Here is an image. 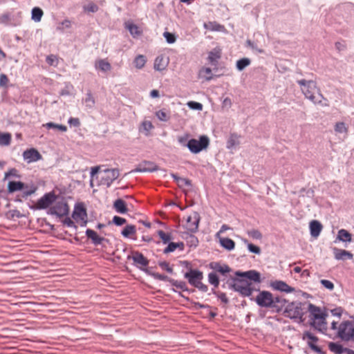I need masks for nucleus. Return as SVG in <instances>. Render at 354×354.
Wrapping results in <instances>:
<instances>
[{
  "instance_id": "34",
  "label": "nucleus",
  "mask_w": 354,
  "mask_h": 354,
  "mask_svg": "<svg viewBox=\"0 0 354 354\" xmlns=\"http://www.w3.org/2000/svg\"><path fill=\"white\" fill-rule=\"evenodd\" d=\"M136 232V227L133 225H127L121 231V234L124 238H129Z\"/></svg>"
},
{
  "instance_id": "59",
  "label": "nucleus",
  "mask_w": 354,
  "mask_h": 354,
  "mask_svg": "<svg viewBox=\"0 0 354 354\" xmlns=\"http://www.w3.org/2000/svg\"><path fill=\"white\" fill-rule=\"evenodd\" d=\"M335 131L337 133H344L347 131L345 123L342 122H337L335 126Z\"/></svg>"
},
{
  "instance_id": "8",
  "label": "nucleus",
  "mask_w": 354,
  "mask_h": 354,
  "mask_svg": "<svg viewBox=\"0 0 354 354\" xmlns=\"http://www.w3.org/2000/svg\"><path fill=\"white\" fill-rule=\"evenodd\" d=\"M301 339L304 341H306L308 346L313 351L317 353V354H326V352L324 351L322 348L317 344L319 340V337L310 330L304 331L302 333Z\"/></svg>"
},
{
  "instance_id": "28",
  "label": "nucleus",
  "mask_w": 354,
  "mask_h": 354,
  "mask_svg": "<svg viewBox=\"0 0 354 354\" xmlns=\"http://www.w3.org/2000/svg\"><path fill=\"white\" fill-rule=\"evenodd\" d=\"M185 245L183 242H170L167 245V246L163 250L164 254H169L170 252H174L176 249H178L180 251L184 250Z\"/></svg>"
},
{
  "instance_id": "29",
  "label": "nucleus",
  "mask_w": 354,
  "mask_h": 354,
  "mask_svg": "<svg viewBox=\"0 0 354 354\" xmlns=\"http://www.w3.org/2000/svg\"><path fill=\"white\" fill-rule=\"evenodd\" d=\"M328 346L329 350L335 354H343L344 353H346L348 349V348L344 347L339 342H330L328 343Z\"/></svg>"
},
{
  "instance_id": "61",
  "label": "nucleus",
  "mask_w": 354,
  "mask_h": 354,
  "mask_svg": "<svg viewBox=\"0 0 354 354\" xmlns=\"http://www.w3.org/2000/svg\"><path fill=\"white\" fill-rule=\"evenodd\" d=\"M68 123L70 125V127H79L81 125L80 120L78 118L71 117L68 120Z\"/></svg>"
},
{
  "instance_id": "38",
  "label": "nucleus",
  "mask_w": 354,
  "mask_h": 354,
  "mask_svg": "<svg viewBox=\"0 0 354 354\" xmlns=\"http://www.w3.org/2000/svg\"><path fill=\"white\" fill-rule=\"evenodd\" d=\"M96 68L102 71V72H107L111 69V66L109 62L105 59H100L95 64Z\"/></svg>"
},
{
  "instance_id": "60",
  "label": "nucleus",
  "mask_w": 354,
  "mask_h": 354,
  "mask_svg": "<svg viewBox=\"0 0 354 354\" xmlns=\"http://www.w3.org/2000/svg\"><path fill=\"white\" fill-rule=\"evenodd\" d=\"M320 283L326 289L333 290L334 289V284L332 281L327 279H322Z\"/></svg>"
},
{
  "instance_id": "42",
  "label": "nucleus",
  "mask_w": 354,
  "mask_h": 354,
  "mask_svg": "<svg viewBox=\"0 0 354 354\" xmlns=\"http://www.w3.org/2000/svg\"><path fill=\"white\" fill-rule=\"evenodd\" d=\"M146 62V57L142 55H139L135 57L133 63L136 68L140 69L144 67Z\"/></svg>"
},
{
  "instance_id": "16",
  "label": "nucleus",
  "mask_w": 354,
  "mask_h": 354,
  "mask_svg": "<svg viewBox=\"0 0 354 354\" xmlns=\"http://www.w3.org/2000/svg\"><path fill=\"white\" fill-rule=\"evenodd\" d=\"M23 158L28 163H30L42 159V156L37 149L30 148L24 151Z\"/></svg>"
},
{
  "instance_id": "55",
  "label": "nucleus",
  "mask_w": 354,
  "mask_h": 354,
  "mask_svg": "<svg viewBox=\"0 0 354 354\" xmlns=\"http://www.w3.org/2000/svg\"><path fill=\"white\" fill-rule=\"evenodd\" d=\"M158 264L162 270L167 271L168 273L172 274L174 272L172 266H170L167 261H158Z\"/></svg>"
},
{
  "instance_id": "2",
  "label": "nucleus",
  "mask_w": 354,
  "mask_h": 354,
  "mask_svg": "<svg viewBox=\"0 0 354 354\" xmlns=\"http://www.w3.org/2000/svg\"><path fill=\"white\" fill-rule=\"evenodd\" d=\"M309 313V320L307 324L314 330L322 334H326L328 330V324L326 318L328 313L326 310H322L319 306L308 302L306 306V313Z\"/></svg>"
},
{
  "instance_id": "11",
  "label": "nucleus",
  "mask_w": 354,
  "mask_h": 354,
  "mask_svg": "<svg viewBox=\"0 0 354 354\" xmlns=\"http://www.w3.org/2000/svg\"><path fill=\"white\" fill-rule=\"evenodd\" d=\"M184 277L187 279L188 283L195 287L198 283L203 279V273L198 269L189 268L187 272L184 274Z\"/></svg>"
},
{
  "instance_id": "63",
  "label": "nucleus",
  "mask_w": 354,
  "mask_h": 354,
  "mask_svg": "<svg viewBox=\"0 0 354 354\" xmlns=\"http://www.w3.org/2000/svg\"><path fill=\"white\" fill-rule=\"evenodd\" d=\"M62 221V223L64 225H66L68 227H73L75 230L77 229V226L75 224V223L67 216Z\"/></svg>"
},
{
  "instance_id": "25",
  "label": "nucleus",
  "mask_w": 354,
  "mask_h": 354,
  "mask_svg": "<svg viewBox=\"0 0 354 354\" xmlns=\"http://www.w3.org/2000/svg\"><path fill=\"white\" fill-rule=\"evenodd\" d=\"M171 290L174 292L178 293V295L183 297L187 301L192 303L194 305L195 310L202 309V308H209L210 306L208 304H203L197 301H194L192 300L189 297L185 296L181 291H178L174 288H171Z\"/></svg>"
},
{
  "instance_id": "43",
  "label": "nucleus",
  "mask_w": 354,
  "mask_h": 354,
  "mask_svg": "<svg viewBox=\"0 0 354 354\" xmlns=\"http://www.w3.org/2000/svg\"><path fill=\"white\" fill-rule=\"evenodd\" d=\"M46 129H55L62 132H66L67 131V127L64 124H59L52 122H48L44 125Z\"/></svg>"
},
{
  "instance_id": "51",
  "label": "nucleus",
  "mask_w": 354,
  "mask_h": 354,
  "mask_svg": "<svg viewBox=\"0 0 354 354\" xmlns=\"http://www.w3.org/2000/svg\"><path fill=\"white\" fill-rule=\"evenodd\" d=\"M111 223L116 226H122L127 223V220L124 218L120 217L119 216H114L113 217L112 221L109 222V225Z\"/></svg>"
},
{
  "instance_id": "21",
  "label": "nucleus",
  "mask_w": 354,
  "mask_h": 354,
  "mask_svg": "<svg viewBox=\"0 0 354 354\" xmlns=\"http://www.w3.org/2000/svg\"><path fill=\"white\" fill-rule=\"evenodd\" d=\"M72 218L75 220H77V218L80 220L87 218V212L84 203H81L75 204L72 214Z\"/></svg>"
},
{
  "instance_id": "54",
  "label": "nucleus",
  "mask_w": 354,
  "mask_h": 354,
  "mask_svg": "<svg viewBox=\"0 0 354 354\" xmlns=\"http://www.w3.org/2000/svg\"><path fill=\"white\" fill-rule=\"evenodd\" d=\"M187 105L190 109L195 111H202L203 107L201 103L196 101H189L187 103Z\"/></svg>"
},
{
  "instance_id": "33",
  "label": "nucleus",
  "mask_w": 354,
  "mask_h": 354,
  "mask_svg": "<svg viewBox=\"0 0 354 354\" xmlns=\"http://www.w3.org/2000/svg\"><path fill=\"white\" fill-rule=\"evenodd\" d=\"M44 15V12L41 8L39 7H34L31 10V19L35 22H39Z\"/></svg>"
},
{
  "instance_id": "24",
  "label": "nucleus",
  "mask_w": 354,
  "mask_h": 354,
  "mask_svg": "<svg viewBox=\"0 0 354 354\" xmlns=\"http://www.w3.org/2000/svg\"><path fill=\"white\" fill-rule=\"evenodd\" d=\"M163 281L169 282L172 286H174L173 288L175 290L177 288L180 290L182 292L187 290V283L184 281H178L166 275Z\"/></svg>"
},
{
  "instance_id": "19",
  "label": "nucleus",
  "mask_w": 354,
  "mask_h": 354,
  "mask_svg": "<svg viewBox=\"0 0 354 354\" xmlns=\"http://www.w3.org/2000/svg\"><path fill=\"white\" fill-rule=\"evenodd\" d=\"M85 234L88 239H91L94 245H101L103 242H109V239L99 236L95 230L89 228L86 230Z\"/></svg>"
},
{
  "instance_id": "23",
  "label": "nucleus",
  "mask_w": 354,
  "mask_h": 354,
  "mask_svg": "<svg viewBox=\"0 0 354 354\" xmlns=\"http://www.w3.org/2000/svg\"><path fill=\"white\" fill-rule=\"evenodd\" d=\"M323 226L317 220H313L310 222L309 229L312 237L317 238L320 234Z\"/></svg>"
},
{
  "instance_id": "57",
  "label": "nucleus",
  "mask_w": 354,
  "mask_h": 354,
  "mask_svg": "<svg viewBox=\"0 0 354 354\" xmlns=\"http://www.w3.org/2000/svg\"><path fill=\"white\" fill-rule=\"evenodd\" d=\"M248 234L252 239L260 240L262 239V234L258 230L253 229L248 232Z\"/></svg>"
},
{
  "instance_id": "1",
  "label": "nucleus",
  "mask_w": 354,
  "mask_h": 354,
  "mask_svg": "<svg viewBox=\"0 0 354 354\" xmlns=\"http://www.w3.org/2000/svg\"><path fill=\"white\" fill-rule=\"evenodd\" d=\"M261 282V274L256 270H237L234 272V277H230L226 280L227 288L238 292L243 297H249L252 295L256 290L252 286L253 283Z\"/></svg>"
},
{
  "instance_id": "3",
  "label": "nucleus",
  "mask_w": 354,
  "mask_h": 354,
  "mask_svg": "<svg viewBox=\"0 0 354 354\" xmlns=\"http://www.w3.org/2000/svg\"><path fill=\"white\" fill-rule=\"evenodd\" d=\"M307 304V301H299L288 302L283 310V315L294 321L298 319L299 324L304 323L305 321L304 316L306 314Z\"/></svg>"
},
{
  "instance_id": "37",
  "label": "nucleus",
  "mask_w": 354,
  "mask_h": 354,
  "mask_svg": "<svg viewBox=\"0 0 354 354\" xmlns=\"http://www.w3.org/2000/svg\"><path fill=\"white\" fill-rule=\"evenodd\" d=\"M251 63V60L248 57H243L236 61V67L239 71H243Z\"/></svg>"
},
{
  "instance_id": "46",
  "label": "nucleus",
  "mask_w": 354,
  "mask_h": 354,
  "mask_svg": "<svg viewBox=\"0 0 354 354\" xmlns=\"http://www.w3.org/2000/svg\"><path fill=\"white\" fill-rule=\"evenodd\" d=\"M297 84L301 86V88L308 87L310 88H316V83L313 80H299L297 81Z\"/></svg>"
},
{
  "instance_id": "26",
  "label": "nucleus",
  "mask_w": 354,
  "mask_h": 354,
  "mask_svg": "<svg viewBox=\"0 0 354 354\" xmlns=\"http://www.w3.org/2000/svg\"><path fill=\"white\" fill-rule=\"evenodd\" d=\"M113 207L119 214H126L128 212L127 203L122 198L116 199L113 204Z\"/></svg>"
},
{
  "instance_id": "15",
  "label": "nucleus",
  "mask_w": 354,
  "mask_h": 354,
  "mask_svg": "<svg viewBox=\"0 0 354 354\" xmlns=\"http://www.w3.org/2000/svg\"><path fill=\"white\" fill-rule=\"evenodd\" d=\"M209 268L216 272H218L223 277H227L228 273L232 272V269L227 264L218 261H212L208 265Z\"/></svg>"
},
{
  "instance_id": "47",
  "label": "nucleus",
  "mask_w": 354,
  "mask_h": 354,
  "mask_svg": "<svg viewBox=\"0 0 354 354\" xmlns=\"http://www.w3.org/2000/svg\"><path fill=\"white\" fill-rule=\"evenodd\" d=\"M5 215L9 220H13L15 217L18 218L24 217V215L17 209L9 210Z\"/></svg>"
},
{
  "instance_id": "44",
  "label": "nucleus",
  "mask_w": 354,
  "mask_h": 354,
  "mask_svg": "<svg viewBox=\"0 0 354 354\" xmlns=\"http://www.w3.org/2000/svg\"><path fill=\"white\" fill-rule=\"evenodd\" d=\"M10 177L16 178H21V176L19 174V171L16 168H11L4 174L3 181L8 179Z\"/></svg>"
},
{
  "instance_id": "41",
  "label": "nucleus",
  "mask_w": 354,
  "mask_h": 354,
  "mask_svg": "<svg viewBox=\"0 0 354 354\" xmlns=\"http://www.w3.org/2000/svg\"><path fill=\"white\" fill-rule=\"evenodd\" d=\"M11 134L0 131V146H8L11 142Z\"/></svg>"
},
{
  "instance_id": "56",
  "label": "nucleus",
  "mask_w": 354,
  "mask_h": 354,
  "mask_svg": "<svg viewBox=\"0 0 354 354\" xmlns=\"http://www.w3.org/2000/svg\"><path fill=\"white\" fill-rule=\"evenodd\" d=\"M204 26L205 28H209L211 30H215V31H219V30H221V28L223 27V26L217 24L215 21L209 22L208 25L205 24Z\"/></svg>"
},
{
  "instance_id": "58",
  "label": "nucleus",
  "mask_w": 354,
  "mask_h": 354,
  "mask_svg": "<svg viewBox=\"0 0 354 354\" xmlns=\"http://www.w3.org/2000/svg\"><path fill=\"white\" fill-rule=\"evenodd\" d=\"M187 243L190 247L194 246L196 248L198 244V238L193 234H189L187 237Z\"/></svg>"
},
{
  "instance_id": "35",
  "label": "nucleus",
  "mask_w": 354,
  "mask_h": 354,
  "mask_svg": "<svg viewBox=\"0 0 354 354\" xmlns=\"http://www.w3.org/2000/svg\"><path fill=\"white\" fill-rule=\"evenodd\" d=\"M167 63L164 62V57L162 55L158 56L154 61L153 68L156 71H161L165 68Z\"/></svg>"
},
{
  "instance_id": "17",
  "label": "nucleus",
  "mask_w": 354,
  "mask_h": 354,
  "mask_svg": "<svg viewBox=\"0 0 354 354\" xmlns=\"http://www.w3.org/2000/svg\"><path fill=\"white\" fill-rule=\"evenodd\" d=\"M270 286L274 290L286 293H290L295 291L294 288L288 286L285 281L281 280L271 281Z\"/></svg>"
},
{
  "instance_id": "40",
  "label": "nucleus",
  "mask_w": 354,
  "mask_h": 354,
  "mask_svg": "<svg viewBox=\"0 0 354 354\" xmlns=\"http://www.w3.org/2000/svg\"><path fill=\"white\" fill-rule=\"evenodd\" d=\"M125 28L129 31L130 34L135 37L140 35L141 32L138 30V27L133 23H125Z\"/></svg>"
},
{
  "instance_id": "53",
  "label": "nucleus",
  "mask_w": 354,
  "mask_h": 354,
  "mask_svg": "<svg viewBox=\"0 0 354 354\" xmlns=\"http://www.w3.org/2000/svg\"><path fill=\"white\" fill-rule=\"evenodd\" d=\"M156 115L160 121L162 122H167L170 118L169 114L164 110H159L156 111Z\"/></svg>"
},
{
  "instance_id": "14",
  "label": "nucleus",
  "mask_w": 354,
  "mask_h": 354,
  "mask_svg": "<svg viewBox=\"0 0 354 354\" xmlns=\"http://www.w3.org/2000/svg\"><path fill=\"white\" fill-rule=\"evenodd\" d=\"M201 221V216L197 212H194L193 215L187 218V229L191 233H196L198 230V225Z\"/></svg>"
},
{
  "instance_id": "32",
  "label": "nucleus",
  "mask_w": 354,
  "mask_h": 354,
  "mask_svg": "<svg viewBox=\"0 0 354 354\" xmlns=\"http://www.w3.org/2000/svg\"><path fill=\"white\" fill-rule=\"evenodd\" d=\"M139 270L141 271H143L145 274H147L149 276L153 277L154 279L160 280V281H164L165 274H160L158 272H154L151 270L150 268H142L139 267Z\"/></svg>"
},
{
  "instance_id": "49",
  "label": "nucleus",
  "mask_w": 354,
  "mask_h": 354,
  "mask_svg": "<svg viewBox=\"0 0 354 354\" xmlns=\"http://www.w3.org/2000/svg\"><path fill=\"white\" fill-rule=\"evenodd\" d=\"M158 235L161 239L163 244H169L171 239V236L169 233H165L164 231L160 230L157 232Z\"/></svg>"
},
{
  "instance_id": "31",
  "label": "nucleus",
  "mask_w": 354,
  "mask_h": 354,
  "mask_svg": "<svg viewBox=\"0 0 354 354\" xmlns=\"http://www.w3.org/2000/svg\"><path fill=\"white\" fill-rule=\"evenodd\" d=\"M219 243L223 248L228 251H231L235 248V242L230 238H221Z\"/></svg>"
},
{
  "instance_id": "4",
  "label": "nucleus",
  "mask_w": 354,
  "mask_h": 354,
  "mask_svg": "<svg viewBox=\"0 0 354 354\" xmlns=\"http://www.w3.org/2000/svg\"><path fill=\"white\" fill-rule=\"evenodd\" d=\"M259 293L255 298H250L251 301H254L258 306L268 309L272 313L273 310V294L268 290H261L256 289Z\"/></svg>"
},
{
  "instance_id": "52",
  "label": "nucleus",
  "mask_w": 354,
  "mask_h": 354,
  "mask_svg": "<svg viewBox=\"0 0 354 354\" xmlns=\"http://www.w3.org/2000/svg\"><path fill=\"white\" fill-rule=\"evenodd\" d=\"M84 102L86 103V106L88 108L93 107L95 104V99L93 96L92 95L91 91H88L86 95V97L84 99Z\"/></svg>"
},
{
  "instance_id": "6",
  "label": "nucleus",
  "mask_w": 354,
  "mask_h": 354,
  "mask_svg": "<svg viewBox=\"0 0 354 354\" xmlns=\"http://www.w3.org/2000/svg\"><path fill=\"white\" fill-rule=\"evenodd\" d=\"M209 145V139L205 136L203 135L199 137L198 140L192 138L188 140L186 147L193 153H198L204 149H206Z\"/></svg>"
},
{
  "instance_id": "45",
  "label": "nucleus",
  "mask_w": 354,
  "mask_h": 354,
  "mask_svg": "<svg viewBox=\"0 0 354 354\" xmlns=\"http://www.w3.org/2000/svg\"><path fill=\"white\" fill-rule=\"evenodd\" d=\"M239 144L238 141V137L236 134L232 133L230 135L227 142V148L233 149Z\"/></svg>"
},
{
  "instance_id": "22",
  "label": "nucleus",
  "mask_w": 354,
  "mask_h": 354,
  "mask_svg": "<svg viewBox=\"0 0 354 354\" xmlns=\"http://www.w3.org/2000/svg\"><path fill=\"white\" fill-rule=\"evenodd\" d=\"M333 252L336 260L344 261L346 259H352L353 257V254L346 250L339 249L335 247L333 248Z\"/></svg>"
},
{
  "instance_id": "62",
  "label": "nucleus",
  "mask_w": 354,
  "mask_h": 354,
  "mask_svg": "<svg viewBox=\"0 0 354 354\" xmlns=\"http://www.w3.org/2000/svg\"><path fill=\"white\" fill-rule=\"evenodd\" d=\"M71 26V22L68 19H64L57 28V30L63 31L64 28H69Z\"/></svg>"
},
{
  "instance_id": "30",
  "label": "nucleus",
  "mask_w": 354,
  "mask_h": 354,
  "mask_svg": "<svg viewBox=\"0 0 354 354\" xmlns=\"http://www.w3.org/2000/svg\"><path fill=\"white\" fill-rule=\"evenodd\" d=\"M337 239L339 241L350 243L352 241V234L344 229H341L338 231Z\"/></svg>"
},
{
  "instance_id": "39",
  "label": "nucleus",
  "mask_w": 354,
  "mask_h": 354,
  "mask_svg": "<svg viewBox=\"0 0 354 354\" xmlns=\"http://www.w3.org/2000/svg\"><path fill=\"white\" fill-rule=\"evenodd\" d=\"M208 282L214 286V288H217L219 286L220 279L216 272H211L208 274Z\"/></svg>"
},
{
  "instance_id": "7",
  "label": "nucleus",
  "mask_w": 354,
  "mask_h": 354,
  "mask_svg": "<svg viewBox=\"0 0 354 354\" xmlns=\"http://www.w3.org/2000/svg\"><path fill=\"white\" fill-rule=\"evenodd\" d=\"M57 198V196L52 191L44 194L43 196L37 200L36 205H29L28 207L33 210L49 209Z\"/></svg>"
},
{
  "instance_id": "5",
  "label": "nucleus",
  "mask_w": 354,
  "mask_h": 354,
  "mask_svg": "<svg viewBox=\"0 0 354 354\" xmlns=\"http://www.w3.org/2000/svg\"><path fill=\"white\" fill-rule=\"evenodd\" d=\"M337 335L343 341L354 342V322L348 320L342 322L338 327Z\"/></svg>"
},
{
  "instance_id": "12",
  "label": "nucleus",
  "mask_w": 354,
  "mask_h": 354,
  "mask_svg": "<svg viewBox=\"0 0 354 354\" xmlns=\"http://www.w3.org/2000/svg\"><path fill=\"white\" fill-rule=\"evenodd\" d=\"M127 259H132L133 265L139 269V267L146 268L149 266V261L139 251H132V255H128Z\"/></svg>"
},
{
  "instance_id": "9",
  "label": "nucleus",
  "mask_w": 354,
  "mask_h": 354,
  "mask_svg": "<svg viewBox=\"0 0 354 354\" xmlns=\"http://www.w3.org/2000/svg\"><path fill=\"white\" fill-rule=\"evenodd\" d=\"M47 214L55 215L58 218H62L63 216H68L69 214V206L64 201H57L48 209Z\"/></svg>"
},
{
  "instance_id": "50",
  "label": "nucleus",
  "mask_w": 354,
  "mask_h": 354,
  "mask_svg": "<svg viewBox=\"0 0 354 354\" xmlns=\"http://www.w3.org/2000/svg\"><path fill=\"white\" fill-rule=\"evenodd\" d=\"M163 37L165 39L166 41L170 44L175 43L177 39V35L175 33H172L167 31H165L163 33Z\"/></svg>"
},
{
  "instance_id": "64",
  "label": "nucleus",
  "mask_w": 354,
  "mask_h": 354,
  "mask_svg": "<svg viewBox=\"0 0 354 354\" xmlns=\"http://www.w3.org/2000/svg\"><path fill=\"white\" fill-rule=\"evenodd\" d=\"M8 82V77L6 74L2 73L0 75V87H7Z\"/></svg>"
},
{
  "instance_id": "18",
  "label": "nucleus",
  "mask_w": 354,
  "mask_h": 354,
  "mask_svg": "<svg viewBox=\"0 0 354 354\" xmlns=\"http://www.w3.org/2000/svg\"><path fill=\"white\" fill-rule=\"evenodd\" d=\"M273 302L272 313H281L288 304V301L282 296L273 295Z\"/></svg>"
},
{
  "instance_id": "13",
  "label": "nucleus",
  "mask_w": 354,
  "mask_h": 354,
  "mask_svg": "<svg viewBox=\"0 0 354 354\" xmlns=\"http://www.w3.org/2000/svg\"><path fill=\"white\" fill-rule=\"evenodd\" d=\"M159 169V167L155 162L149 160H143L131 172H153Z\"/></svg>"
},
{
  "instance_id": "48",
  "label": "nucleus",
  "mask_w": 354,
  "mask_h": 354,
  "mask_svg": "<svg viewBox=\"0 0 354 354\" xmlns=\"http://www.w3.org/2000/svg\"><path fill=\"white\" fill-rule=\"evenodd\" d=\"M316 89H317V88H310L307 86H306V88H301L302 92L304 94L305 97L306 98H308L309 100H310L313 102H315V97L314 95V93H315V91Z\"/></svg>"
},
{
  "instance_id": "36",
  "label": "nucleus",
  "mask_w": 354,
  "mask_h": 354,
  "mask_svg": "<svg viewBox=\"0 0 354 354\" xmlns=\"http://www.w3.org/2000/svg\"><path fill=\"white\" fill-rule=\"evenodd\" d=\"M243 242L247 245L248 250L250 252L260 254L261 252V250L259 246L256 245L252 243H250L248 239H242Z\"/></svg>"
},
{
  "instance_id": "20",
  "label": "nucleus",
  "mask_w": 354,
  "mask_h": 354,
  "mask_svg": "<svg viewBox=\"0 0 354 354\" xmlns=\"http://www.w3.org/2000/svg\"><path fill=\"white\" fill-rule=\"evenodd\" d=\"M28 187V185L21 181L9 180L7 185V194H13Z\"/></svg>"
},
{
  "instance_id": "10",
  "label": "nucleus",
  "mask_w": 354,
  "mask_h": 354,
  "mask_svg": "<svg viewBox=\"0 0 354 354\" xmlns=\"http://www.w3.org/2000/svg\"><path fill=\"white\" fill-rule=\"evenodd\" d=\"M119 174V169L116 168L103 170V174L100 180V185L110 187L112 183L118 178Z\"/></svg>"
},
{
  "instance_id": "27",
  "label": "nucleus",
  "mask_w": 354,
  "mask_h": 354,
  "mask_svg": "<svg viewBox=\"0 0 354 354\" xmlns=\"http://www.w3.org/2000/svg\"><path fill=\"white\" fill-rule=\"evenodd\" d=\"M221 57V50L220 48H215L208 53V60L212 66H216L218 64V60Z\"/></svg>"
}]
</instances>
